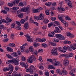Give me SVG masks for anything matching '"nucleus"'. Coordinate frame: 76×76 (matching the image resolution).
<instances>
[{
    "label": "nucleus",
    "mask_w": 76,
    "mask_h": 76,
    "mask_svg": "<svg viewBox=\"0 0 76 76\" xmlns=\"http://www.w3.org/2000/svg\"><path fill=\"white\" fill-rule=\"evenodd\" d=\"M55 37L57 38H58V39L61 40H64V39H65L64 37L60 34H56Z\"/></svg>",
    "instance_id": "nucleus-4"
},
{
    "label": "nucleus",
    "mask_w": 76,
    "mask_h": 76,
    "mask_svg": "<svg viewBox=\"0 0 76 76\" xmlns=\"http://www.w3.org/2000/svg\"><path fill=\"white\" fill-rule=\"evenodd\" d=\"M11 55L13 56L14 57H18V53L16 52H13L11 53Z\"/></svg>",
    "instance_id": "nucleus-18"
},
{
    "label": "nucleus",
    "mask_w": 76,
    "mask_h": 76,
    "mask_svg": "<svg viewBox=\"0 0 76 76\" xmlns=\"http://www.w3.org/2000/svg\"><path fill=\"white\" fill-rule=\"evenodd\" d=\"M27 61L29 63H33V61L32 59V56H30L29 57Z\"/></svg>",
    "instance_id": "nucleus-10"
},
{
    "label": "nucleus",
    "mask_w": 76,
    "mask_h": 76,
    "mask_svg": "<svg viewBox=\"0 0 76 76\" xmlns=\"http://www.w3.org/2000/svg\"><path fill=\"white\" fill-rule=\"evenodd\" d=\"M58 9L59 10H61L62 11H63V12L65 10V9L64 8H63L62 7H58Z\"/></svg>",
    "instance_id": "nucleus-28"
},
{
    "label": "nucleus",
    "mask_w": 76,
    "mask_h": 76,
    "mask_svg": "<svg viewBox=\"0 0 76 76\" xmlns=\"http://www.w3.org/2000/svg\"><path fill=\"white\" fill-rule=\"evenodd\" d=\"M25 36L27 38L28 41L30 42H33V39L31 38V37L28 35L26 34Z\"/></svg>",
    "instance_id": "nucleus-6"
},
{
    "label": "nucleus",
    "mask_w": 76,
    "mask_h": 76,
    "mask_svg": "<svg viewBox=\"0 0 76 76\" xmlns=\"http://www.w3.org/2000/svg\"><path fill=\"white\" fill-rule=\"evenodd\" d=\"M20 49L21 50V53H23V51L25 50V49L23 48V46H21L20 47Z\"/></svg>",
    "instance_id": "nucleus-27"
},
{
    "label": "nucleus",
    "mask_w": 76,
    "mask_h": 76,
    "mask_svg": "<svg viewBox=\"0 0 76 76\" xmlns=\"http://www.w3.org/2000/svg\"><path fill=\"white\" fill-rule=\"evenodd\" d=\"M43 22L45 23H47L49 22V20L47 19H45L43 20Z\"/></svg>",
    "instance_id": "nucleus-32"
},
{
    "label": "nucleus",
    "mask_w": 76,
    "mask_h": 76,
    "mask_svg": "<svg viewBox=\"0 0 76 76\" xmlns=\"http://www.w3.org/2000/svg\"><path fill=\"white\" fill-rule=\"evenodd\" d=\"M58 18L61 23H64V19H63V18H62V17H61L60 16H59Z\"/></svg>",
    "instance_id": "nucleus-20"
},
{
    "label": "nucleus",
    "mask_w": 76,
    "mask_h": 76,
    "mask_svg": "<svg viewBox=\"0 0 76 76\" xmlns=\"http://www.w3.org/2000/svg\"><path fill=\"white\" fill-rule=\"evenodd\" d=\"M64 24H65V25H64L65 26H66V27L68 26V23L66 21L64 23Z\"/></svg>",
    "instance_id": "nucleus-64"
},
{
    "label": "nucleus",
    "mask_w": 76,
    "mask_h": 76,
    "mask_svg": "<svg viewBox=\"0 0 76 76\" xmlns=\"http://www.w3.org/2000/svg\"><path fill=\"white\" fill-rule=\"evenodd\" d=\"M52 6H57V4L56 2H54L52 4Z\"/></svg>",
    "instance_id": "nucleus-57"
},
{
    "label": "nucleus",
    "mask_w": 76,
    "mask_h": 76,
    "mask_svg": "<svg viewBox=\"0 0 76 76\" xmlns=\"http://www.w3.org/2000/svg\"><path fill=\"white\" fill-rule=\"evenodd\" d=\"M53 62H54V64L56 66H58L60 65V63L59 62H58L57 61H56V59L53 58Z\"/></svg>",
    "instance_id": "nucleus-9"
},
{
    "label": "nucleus",
    "mask_w": 76,
    "mask_h": 76,
    "mask_svg": "<svg viewBox=\"0 0 76 76\" xmlns=\"http://www.w3.org/2000/svg\"><path fill=\"white\" fill-rule=\"evenodd\" d=\"M18 6L21 7H23L24 4H23V2H20L19 3Z\"/></svg>",
    "instance_id": "nucleus-29"
},
{
    "label": "nucleus",
    "mask_w": 76,
    "mask_h": 76,
    "mask_svg": "<svg viewBox=\"0 0 76 76\" xmlns=\"http://www.w3.org/2000/svg\"><path fill=\"white\" fill-rule=\"evenodd\" d=\"M69 62L68 60H65L64 63V65L65 66H68V64H69Z\"/></svg>",
    "instance_id": "nucleus-14"
},
{
    "label": "nucleus",
    "mask_w": 76,
    "mask_h": 76,
    "mask_svg": "<svg viewBox=\"0 0 76 76\" xmlns=\"http://www.w3.org/2000/svg\"><path fill=\"white\" fill-rule=\"evenodd\" d=\"M19 0H15L13 2V4L12 3H8V5L9 7H12L13 5H16V4H18Z\"/></svg>",
    "instance_id": "nucleus-3"
},
{
    "label": "nucleus",
    "mask_w": 76,
    "mask_h": 76,
    "mask_svg": "<svg viewBox=\"0 0 76 76\" xmlns=\"http://www.w3.org/2000/svg\"><path fill=\"white\" fill-rule=\"evenodd\" d=\"M41 38H37L36 39V41L37 42H41Z\"/></svg>",
    "instance_id": "nucleus-38"
},
{
    "label": "nucleus",
    "mask_w": 76,
    "mask_h": 76,
    "mask_svg": "<svg viewBox=\"0 0 76 76\" xmlns=\"http://www.w3.org/2000/svg\"><path fill=\"white\" fill-rule=\"evenodd\" d=\"M6 56L7 57H8V58H10V59H12V58H13L12 56L8 54H6Z\"/></svg>",
    "instance_id": "nucleus-22"
},
{
    "label": "nucleus",
    "mask_w": 76,
    "mask_h": 76,
    "mask_svg": "<svg viewBox=\"0 0 76 76\" xmlns=\"http://www.w3.org/2000/svg\"><path fill=\"white\" fill-rule=\"evenodd\" d=\"M53 23H49L48 25V28H50L51 26H53Z\"/></svg>",
    "instance_id": "nucleus-49"
},
{
    "label": "nucleus",
    "mask_w": 76,
    "mask_h": 76,
    "mask_svg": "<svg viewBox=\"0 0 76 76\" xmlns=\"http://www.w3.org/2000/svg\"><path fill=\"white\" fill-rule=\"evenodd\" d=\"M66 35L67 36H69V37L72 36V34L69 32H68L66 33Z\"/></svg>",
    "instance_id": "nucleus-51"
},
{
    "label": "nucleus",
    "mask_w": 76,
    "mask_h": 76,
    "mask_svg": "<svg viewBox=\"0 0 76 76\" xmlns=\"http://www.w3.org/2000/svg\"><path fill=\"white\" fill-rule=\"evenodd\" d=\"M53 41L54 42H59V40L57 39H55L53 40Z\"/></svg>",
    "instance_id": "nucleus-43"
},
{
    "label": "nucleus",
    "mask_w": 76,
    "mask_h": 76,
    "mask_svg": "<svg viewBox=\"0 0 76 76\" xmlns=\"http://www.w3.org/2000/svg\"><path fill=\"white\" fill-rule=\"evenodd\" d=\"M29 49L30 52H31V53H32L34 51V49H33L32 47L30 46L29 48Z\"/></svg>",
    "instance_id": "nucleus-39"
},
{
    "label": "nucleus",
    "mask_w": 76,
    "mask_h": 76,
    "mask_svg": "<svg viewBox=\"0 0 76 76\" xmlns=\"http://www.w3.org/2000/svg\"><path fill=\"white\" fill-rule=\"evenodd\" d=\"M58 50L59 51H60L61 52H62L64 53H66V51L64 50H62V48H61V47H59L57 48Z\"/></svg>",
    "instance_id": "nucleus-19"
},
{
    "label": "nucleus",
    "mask_w": 76,
    "mask_h": 76,
    "mask_svg": "<svg viewBox=\"0 0 76 76\" xmlns=\"http://www.w3.org/2000/svg\"><path fill=\"white\" fill-rule=\"evenodd\" d=\"M64 43L65 44H70L71 43V42H70V41L66 40L64 41Z\"/></svg>",
    "instance_id": "nucleus-34"
},
{
    "label": "nucleus",
    "mask_w": 76,
    "mask_h": 76,
    "mask_svg": "<svg viewBox=\"0 0 76 76\" xmlns=\"http://www.w3.org/2000/svg\"><path fill=\"white\" fill-rule=\"evenodd\" d=\"M51 19L52 20L54 21L56 20V17H52L51 18Z\"/></svg>",
    "instance_id": "nucleus-52"
},
{
    "label": "nucleus",
    "mask_w": 76,
    "mask_h": 76,
    "mask_svg": "<svg viewBox=\"0 0 76 76\" xmlns=\"http://www.w3.org/2000/svg\"><path fill=\"white\" fill-rule=\"evenodd\" d=\"M47 61H49V62H50V63H52L53 62V59H47Z\"/></svg>",
    "instance_id": "nucleus-55"
},
{
    "label": "nucleus",
    "mask_w": 76,
    "mask_h": 76,
    "mask_svg": "<svg viewBox=\"0 0 76 76\" xmlns=\"http://www.w3.org/2000/svg\"><path fill=\"white\" fill-rule=\"evenodd\" d=\"M68 6H69V7H70V8H72L73 6L72 5V2L71 1H69L68 2Z\"/></svg>",
    "instance_id": "nucleus-24"
},
{
    "label": "nucleus",
    "mask_w": 76,
    "mask_h": 76,
    "mask_svg": "<svg viewBox=\"0 0 76 76\" xmlns=\"http://www.w3.org/2000/svg\"><path fill=\"white\" fill-rule=\"evenodd\" d=\"M51 3H52L51 2L46 3L45 4V5L47 6H51Z\"/></svg>",
    "instance_id": "nucleus-36"
},
{
    "label": "nucleus",
    "mask_w": 76,
    "mask_h": 76,
    "mask_svg": "<svg viewBox=\"0 0 76 76\" xmlns=\"http://www.w3.org/2000/svg\"><path fill=\"white\" fill-rule=\"evenodd\" d=\"M24 27L25 29H28L29 28V25H28V23H26L24 24Z\"/></svg>",
    "instance_id": "nucleus-23"
},
{
    "label": "nucleus",
    "mask_w": 76,
    "mask_h": 76,
    "mask_svg": "<svg viewBox=\"0 0 76 76\" xmlns=\"http://www.w3.org/2000/svg\"><path fill=\"white\" fill-rule=\"evenodd\" d=\"M76 47V44H74V45H70V47L72 49V50H76V47Z\"/></svg>",
    "instance_id": "nucleus-13"
},
{
    "label": "nucleus",
    "mask_w": 76,
    "mask_h": 76,
    "mask_svg": "<svg viewBox=\"0 0 76 76\" xmlns=\"http://www.w3.org/2000/svg\"><path fill=\"white\" fill-rule=\"evenodd\" d=\"M21 60L22 61H24L26 60V58L24 56H22L21 58Z\"/></svg>",
    "instance_id": "nucleus-54"
},
{
    "label": "nucleus",
    "mask_w": 76,
    "mask_h": 76,
    "mask_svg": "<svg viewBox=\"0 0 76 76\" xmlns=\"http://www.w3.org/2000/svg\"><path fill=\"white\" fill-rule=\"evenodd\" d=\"M50 44L51 45H52V46H56V44L54 42H50Z\"/></svg>",
    "instance_id": "nucleus-45"
},
{
    "label": "nucleus",
    "mask_w": 76,
    "mask_h": 76,
    "mask_svg": "<svg viewBox=\"0 0 76 76\" xmlns=\"http://www.w3.org/2000/svg\"><path fill=\"white\" fill-rule=\"evenodd\" d=\"M13 67L12 65H8V67H6L3 69L4 72H7V71H9V73L10 74H11L13 72Z\"/></svg>",
    "instance_id": "nucleus-1"
},
{
    "label": "nucleus",
    "mask_w": 76,
    "mask_h": 76,
    "mask_svg": "<svg viewBox=\"0 0 76 76\" xmlns=\"http://www.w3.org/2000/svg\"><path fill=\"white\" fill-rule=\"evenodd\" d=\"M54 66H53V65H50L48 66V69H54Z\"/></svg>",
    "instance_id": "nucleus-37"
},
{
    "label": "nucleus",
    "mask_w": 76,
    "mask_h": 76,
    "mask_svg": "<svg viewBox=\"0 0 76 76\" xmlns=\"http://www.w3.org/2000/svg\"><path fill=\"white\" fill-rule=\"evenodd\" d=\"M7 20H8V22H11L12 21V20L10 18L7 17Z\"/></svg>",
    "instance_id": "nucleus-53"
},
{
    "label": "nucleus",
    "mask_w": 76,
    "mask_h": 76,
    "mask_svg": "<svg viewBox=\"0 0 76 76\" xmlns=\"http://www.w3.org/2000/svg\"><path fill=\"white\" fill-rule=\"evenodd\" d=\"M12 10H18L19 9V7H15L12 8Z\"/></svg>",
    "instance_id": "nucleus-48"
},
{
    "label": "nucleus",
    "mask_w": 76,
    "mask_h": 76,
    "mask_svg": "<svg viewBox=\"0 0 76 76\" xmlns=\"http://www.w3.org/2000/svg\"><path fill=\"white\" fill-rule=\"evenodd\" d=\"M44 16L42 15V14L41 13L38 17L37 16H34V19L36 20H38L39 19V20H42L44 19Z\"/></svg>",
    "instance_id": "nucleus-2"
},
{
    "label": "nucleus",
    "mask_w": 76,
    "mask_h": 76,
    "mask_svg": "<svg viewBox=\"0 0 76 76\" xmlns=\"http://www.w3.org/2000/svg\"><path fill=\"white\" fill-rule=\"evenodd\" d=\"M33 45L35 47H38L40 45L38 43L35 42L34 43Z\"/></svg>",
    "instance_id": "nucleus-25"
},
{
    "label": "nucleus",
    "mask_w": 76,
    "mask_h": 76,
    "mask_svg": "<svg viewBox=\"0 0 76 76\" xmlns=\"http://www.w3.org/2000/svg\"><path fill=\"white\" fill-rule=\"evenodd\" d=\"M66 56H67V58H69V57H71L73 56V53H70L69 54H66Z\"/></svg>",
    "instance_id": "nucleus-21"
},
{
    "label": "nucleus",
    "mask_w": 76,
    "mask_h": 76,
    "mask_svg": "<svg viewBox=\"0 0 76 76\" xmlns=\"http://www.w3.org/2000/svg\"><path fill=\"white\" fill-rule=\"evenodd\" d=\"M15 23H12L11 25V28H15Z\"/></svg>",
    "instance_id": "nucleus-59"
},
{
    "label": "nucleus",
    "mask_w": 76,
    "mask_h": 76,
    "mask_svg": "<svg viewBox=\"0 0 76 76\" xmlns=\"http://www.w3.org/2000/svg\"><path fill=\"white\" fill-rule=\"evenodd\" d=\"M1 20L2 22H4V23H8L7 21H6L4 19H1Z\"/></svg>",
    "instance_id": "nucleus-62"
},
{
    "label": "nucleus",
    "mask_w": 76,
    "mask_h": 76,
    "mask_svg": "<svg viewBox=\"0 0 76 76\" xmlns=\"http://www.w3.org/2000/svg\"><path fill=\"white\" fill-rule=\"evenodd\" d=\"M42 47L44 48H47V45L46 44L43 43L42 44Z\"/></svg>",
    "instance_id": "nucleus-44"
},
{
    "label": "nucleus",
    "mask_w": 76,
    "mask_h": 76,
    "mask_svg": "<svg viewBox=\"0 0 76 76\" xmlns=\"http://www.w3.org/2000/svg\"><path fill=\"white\" fill-rule=\"evenodd\" d=\"M20 64L22 66H23L25 67V63L24 62H20Z\"/></svg>",
    "instance_id": "nucleus-33"
},
{
    "label": "nucleus",
    "mask_w": 76,
    "mask_h": 76,
    "mask_svg": "<svg viewBox=\"0 0 76 76\" xmlns=\"http://www.w3.org/2000/svg\"><path fill=\"white\" fill-rule=\"evenodd\" d=\"M33 54L34 55H37L38 54V52H37V51L35 50L33 53Z\"/></svg>",
    "instance_id": "nucleus-58"
},
{
    "label": "nucleus",
    "mask_w": 76,
    "mask_h": 76,
    "mask_svg": "<svg viewBox=\"0 0 76 76\" xmlns=\"http://www.w3.org/2000/svg\"><path fill=\"white\" fill-rule=\"evenodd\" d=\"M9 45L10 46V47H16L15 44L13 43H10L9 44Z\"/></svg>",
    "instance_id": "nucleus-30"
},
{
    "label": "nucleus",
    "mask_w": 76,
    "mask_h": 76,
    "mask_svg": "<svg viewBox=\"0 0 76 76\" xmlns=\"http://www.w3.org/2000/svg\"><path fill=\"white\" fill-rule=\"evenodd\" d=\"M15 29H18V30H21V29H22V28H20V26H16L15 27Z\"/></svg>",
    "instance_id": "nucleus-40"
},
{
    "label": "nucleus",
    "mask_w": 76,
    "mask_h": 76,
    "mask_svg": "<svg viewBox=\"0 0 76 76\" xmlns=\"http://www.w3.org/2000/svg\"><path fill=\"white\" fill-rule=\"evenodd\" d=\"M23 13H21L20 14H19L18 15V17L19 18H22V17H23Z\"/></svg>",
    "instance_id": "nucleus-31"
},
{
    "label": "nucleus",
    "mask_w": 76,
    "mask_h": 76,
    "mask_svg": "<svg viewBox=\"0 0 76 76\" xmlns=\"http://www.w3.org/2000/svg\"><path fill=\"white\" fill-rule=\"evenodd\" d=\"M28 9H29L28 7H25L21 8L20 10L21 11V12H27Z\"/></svg>",
    "instance_id": "nucleus-11"
},
{
    "label": "nucleus",
    "mask_w": 76,
    "mask_h": 76,
    "mask_svg": "<svg viewBox=\"0 0 76 76\" xmlns=\"http://www.w3.org/2000/svg\"><path fill=\"white\" fill-rule=\"evenodd\" d=\"M51 53L53 55L57 56L58 55V53L57 52V48L55 47L53 48L51 51Z\"/></svg>",
    "instance_id": "nucleus-5"
},
{
    "label": "nucleus",
    "mask_w": 76,
    "mask_h": 76,
    "mask_svg": "<svg viewBox=\"0 0 76 76\" xmlns=\"http://www.w3.org/2000/svg\"><path fill=\"white\" fill-rule=\"evenodd\" d=\"M1 13H3L4 14H7V11H6L5 10H2L1 12Z\"/></svg>",
    "instance_id": "nucleus-46"
},
{
    "label": "nucleus",
    "mask_w": 76,
    "mask_h": 76,
    "mask_svg": "<svg viewBox=\"0 0 76 76\" xmlns=\"http://www.w3.org/2000/svg\"><path fill=\"white\" fill-rule=\"evenodd\" d=\"M56 30H54V32L55 33H59L61 32V31L59 28L58 27H55Z\"/></svg>",
    "instance_id": "nucleus-12"
},
{
    "label": "nucleus",
    "mask_w": 76,
    "mask_h": 76,
    "mask_svg": "<svg viewBox=\"0 0 76 76\" xmlns=\"http://www.w3.org/2000/svg\"><path fill=\"white\" fill-rule=\"evenodd\" d=\"M61 56V57H66L65 58H67V54H61L60 55Z\"/></svg>",
    "instance_id": "nucleus-42"
},
{
    "label": "nucleus",
    "mask_w": 76,
    "mask_h": 76,
    "mask_svg": "<svg viewBox=\"0 0 76 76\" xmlns=\"http://www.w3.org/2000/svg\"><path fill=\"white\" fill-rule=\"evenodd\" d=\"M25 22V20L24 19H21L20 21V23L22 24H23Z\"/></svg>",
    "instance_id": "nucleus-47"
},
{
    "label": "nucleus",
    "mask_w": 76,
    "mask_h": 76,
    "mask_svg": "<svg viewBox=\"0 0 76 76\" xmlns=\"http://www.w3.org/2000/svg\"><path fill=\"white\" fill-rule=\"evenodd\" d=\"M16 23L18 25V26H21V24L20 23V22L17 21L16 22Z\"/></svg>",
    "instance_id": "nucleus-50"
},
{
    "label": "nucleus",
    "mask_w": 76,
    "mask_h": 76,
    "mask_svg": "<svg viewBox=\"0 0 76 76\" xmlns=\"http://www.w3.org/2000/svg\"><path fill=\"white\" fill-rule=\"evenodd\" d=\"M20 60L19 59H18L17 58H15L13 60V63L15 65H18L19 64V61Z\"/></svg>",
    "instance_id": "nucleus-8"
},
{
    "label": "nucleus",
    "mask_w": 76,
    "mask_h": 76,
    "mask_svg": "<svg viewBox=\"0 0 76 76\" xmlns=\"http://www.w3.org/2000/svg\"><path fill=\"white\" fill-rule=\"evenodd\" d=\"M7 64H10V63H13V60H8L6 62Z\"/></svg>",
    "instance_id": "nucleus-16"
},
{
    "label": "nucleus",
    "mask_w": 76,
    "mask_h": 76,
    "mask_svg": "<svg viewBox=\"0 0 76 76\" xmlns=\"http://www.w3.org/2000/svg\"><path fill=\"white\" fill-rule=\"evenodd\" d=\"M48 36L49 37H54V35H52L50 34H48Z\"/></svg>",
    "instance_id": "nucleus-60"
},
{
    "label": "nucleus",
    "mask_w": 76,
    "mask_h": 76,
    "mask_svg": "<svg viewBox=\"0 0 76 76\" xmlns=\"http://www.w3.org/2000/svg\"><path fill=\"white\" fill-rule=\"evenodd\" d=\"M46 41V39L45 38H43L41 40V42H45Z\"/></svg>",
    "instance_id": "nucleus-56"
},
{
    "label": "nucleus",
    "mask_w": 76,
    "mask_h": 76,
    "mask_svg": "<svg viewBox=\"0 0 76 76\" xmlns=\"http://www.w3.org/2000/svg\"><path fill=\"white\" fill-rule=\"evenodd\" d=\"M62 73L64 75H67V72L66 70L63 69L62 70Z\"/></svg>",
    "instance_id": "nucleus-26"
},
{
    "label": "nucleus",
    "mask_w": 76,
    "mask_h": 76,
    "mask_svg": "<svg viewBox=\"0 0 76 76\" xmlns=\"http://www.w3.org/2000/svg\"><path fill=\"white\" fill-rule=\"evenodd\" d=\"M63 49L64 51H66V50H67V46H64L63 47Z\"/></svg>",
    "instance_id": "nucleus-61"
},
{
    "label": "nucleus",
    "mask_w": 76,
    "mask_h": 76,
    "mask_svg": "<svg viewBox=\"0 0 76 76\" xmlns=\"http://www.w3.org/2000/svg\"><path fill=\"white\" fill-rule=\"evenodd\" d=\"M65 18L67 20H71V18L69 16H66L65 17Z\"/></svg>",
    "instance_id": "nucleus-41"
},
{
    "label": "nucleus",
    "mask_w": 76,
    "mask_h": 76,
    "mask_svg": "<svg viewBox=\"0 0 76 76\" xmlns=\"http://www.w3.org/2000/svg\"><path fill=\"white\" fill-rule=\"evenodd\" d=\"M30 69V74H33L34 71H35V66L33 65L31 66Z\"/></svg>",
    "instance_id": "nucleus-7"
},
{
    "label": "nucleus",
    "mask_w": 76,
    "mask_h": 76,
    "mask_svg": "<svg viewBox=\"0 0 76 76\" xmlns=\"http://www.w3.org/2000/svg\"><path fill=\"white\" fill-rule=\"evenodd\" d=\"M39 12H40V11L38 9H34L33 10V12L34 13H39Z\"/></svg>",
    "instance_id": "nucleus-17"
},
{
    "label": "nucleus",
    "mask_w": 76,
    "mask_h": 76,
    "mask_svg": "<svg viewBox=\"0 0 76 76\" xmlns=\"http://www.w3.org/2000/svg\"><path fill=\"white\" fill-rule=\"evenodd\" d=\"M47 28V26H43L42 27V29H43L44 30H45V29Z\"/></svg>",
    "instance_id": "nucleus-63"
},
{
    "label": "nucleus",
    "mask_w": 76,
    "mask_h": 76,
    "mask_svg": "<svg viewBox=\"0 0 76 76\" xmlns=\"http://www.w3.org/2000/svg\"><path fill=\"white\" fill-rule=\"evenodd\" d=\"M45 13L46 15H50V12L49 11V10H46L45 11Z\"/></svg>",
    "instance_id": "nucleus-35"
},
{
    "label": "nucleus",
    "mask_w": 76,
    "mask_h": 76,
    "mask_svg": "<svg viewBox=\"0 0 76 76\" xmlns=\"http://www.w3.org/2000/svg\"><path fill=\"white\" fill-rule=\"evenodd\" d=\"M7 50L8 51H9V52H13V49L10 47H7Z\"/></svg>",
    "instance_id": "nucleus-15"
}]
</instances>
